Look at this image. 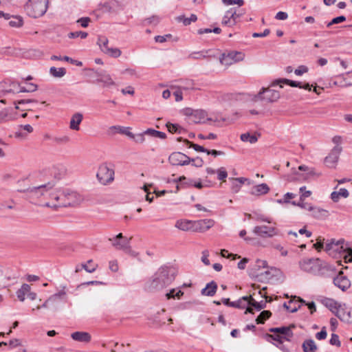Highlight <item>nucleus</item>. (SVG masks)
<instances>
[{"instance_id":"nucleus-46","label":"nucleus","mask_w":352,"mask_h":352,"mask_svg":"<svg viewBox=\"0 0 352 352\" xmlns=\"http://www.w3.org/2000/svg\"><path fill=\"white\" fill-rule=\"evenodd\" d=\"M180 85H179V88H182L184 89H190L193 88V81L192 80H179L178 81Z\"/></svg>"},{"instance_id":"nucleus-34","label":"nucleus","mask_w":352,"mask_h":352,"mask_svg":"<svg viewBox=\"0 0 352 352\" xmlns=\"http://www.w3.org/2000/svg\"><path fill=\"white\" fill-rule=\"evenodd\" d=\"M210 50H203L191 53L188 58L192 59H201L211 56L209 54Z\"/></svg>"},{"instance_id":"nucleus-55","label":"nucleus","mask_w":352,"mask_h":352,"mask_svg":"<svg viewBox=\"0 0 352 352\" xmlns=\"http://www.w3.org/2000/svg\"><path fill=\"white\" fill-rule=\"evenodd\" d=\"M219 180H224L228 177V173L224 168H220L217 170Z\"/></svg>"},{"instance_id":"nucleus-50","label":"nucleus","mask_w":352,"mask_h":352,"mask_svg":"<svg viewBox=\"0 0 352 352\" xmlns=\"http://www.w3.org/2000/svg\"><path fill=\"white\" fill-rule=\"evenodd\" d=\"M265 337L267 338H271L272 340L276 341L278 342L277 344H283V338L282 336L278 334V333H274V334H269L267 333L265 335Z\"/></svg>"},{"instance_id":"nucleus-37","label":"nucleus","mask_w":352,"mask_h":352,"mask_svg":"<svg viewBox=\"0 0 352 352\" xmlns=\"http://www.w3.org/2000/svg\"><path fill=\"white\" fill-rule=\"evenodd\" d=\"M109 40L106 36H99L98 38L97 44L99 45L102 52L105 54L107 50L109 48L108 46Z\"/></svg>"},{"instance_id":"nucleus-42","label":"nucleus","mask_w":352,"mask_h":352,"mask_svg":"<svg viewBox=\"0 0 352 352\" xmlns=\"http://www.w3.org/2000/svg\"><path fill=\"white\" fill-rule=\"evenodd\" d=\"M174 182H179L182 186L186 187L192 186L193 184V180L191 179H188L185 176H181L179 178L174 179Z\"/></svg>"},{"instance_id":"nucleus-56","label":"nucleus","mask_w":352,"mask_h":352,"mask_svg":"<svg viewBox=\"0 0 352 352\" xmlns=\"http://www.w3.org/2000/svg\"><path fill=\"white\" fill-rule=\"evenodd\" d=\"M329 343L331 345H336L337 346H340L341 343H340V341L339 340V336L337 334L332 333L331 339L329 340Z\"/></svg>"},{"instance_id":"nucleus-28","label":"nucleus","mask_w":352,"mask_h":352,"mask_svg":"<svg viewBox=\"0 0 352 352\" xmlns=\"http://www.w3.org/2000/svg\"><path fill=\"white\" fill-rule=\"evenodd\" d=\"M302 348L304 352H316L318 349L312 339L305 340L302 344Z\"/></svg>"},{"instance_id":"nucleus-38","label":"nucleus","mask_w":352,"mask_h":352,"mask_svg":"<svg viewBox=\"0 0 352 352\" xmlns=\"http://www.w3.org/2000/svg\"><path fill=\"white\" fill-rule=\"evenodd\" d=\"M272 315L270 311L264 310L258 316L256 319V322L257 324H263L265 321L268 319Z\"/></svg>"},{"instance_id":"nucleus-44","label":"nucleus","mask_w":352,"mask_h":352,"mask_svg":"<svg viewBox=\"0 0 352 352\" xmlns=\"http://www.w3.org/2000/svg\"><path fill=\"white\" fill-rule=\"evenodd\" d=\"M105 54L113 58H118L120 56L122 52L120 49L117 47H109L107 50Z\"/></svg>"},{"instance_id":"nucleus-10","label":"nucleus","mask_w":352,"mask_h":352,"mask_svg":"<svg viewBox=\"0 0 352 352\" xmlns=\"http://www.w3.org/2000/svg\"><path fill=\"white\" fill-rule=\"evenodd\" d=\"M214 225L212 219H205L197 221H192V231L205 232Z\"/></svg>"},{"instance_id":"nucleus-25","label":"nucleus","mask_w":352,"mask_h":352,"mask_svg":"<svg viewBox=\"0 0 352 352\" xmlns=\"http://www.w3.org/2000/svg\"><path fill=\"white\" fill-rule=\"evenodd\" d=\"M283 84L288 85L292 87H299V88L301 87L300 82L294 81V80H289L287 78H280V79L276 80L272 83L271 86L273 87V86L279 85L280 87L282 88Z\"/></svg>"},{"instance_id":"nucleus-41","label":"nucleus","mask_w":352,"mask_h":352,"mask_svg":"<svg viewBox=\"0 0 352 352\" xmlns=\"http://www.w3.org/2000/svg\"><path fill=\"white\" fill-rule=\"evenodd\" d=\"M12 19L9 21V25L13 28L21 27L23 24V19L20 16H12Z\"/></svg>"},{"instance_id":"nucleus-53","label":"nucleus","mask_w":352,"mask_h":352,"mask_svg":"<svg viewBox=\"0 0 352 352\" xmlns=\"http://www.w3.org/2000/svg\"><path fill=\"white\" fill-rule=\"evenodd\" d=\"M346 21V17L344 16H339L333 18L329 23H327V26L330 27L334 24H338L340 23L344 22Z\"/></svg>"},{"instance_id":"nucleus-9","label":"nucleus","mask_w":352,"mask_h":352,"mask_svg":"<svg viewBox=\"0 0 352 352\" xmlns=\"http://www.w3.org/2000/svg\"><path fill=\"white\" fill-rule=\"evenodd\" d=\"M244 54L241 52L232 51L223 53L220 58V61L225 65H230L236 62L243 60Z\"/></svg>"},{"instance_id":"nucleus-29","label":"nucleus","mask_w":352,"mask_h":352,"mask_svg":"<svg viewBox=\"0 0 352 352\" xmlns=\"http://www.w3.org/2000/svg\"><path fill=\"white\" fill-rule=\"evenodd\" d=\"M322 303L334 314H336V310L339 309L338 302L331 298H326L322 300Z\"/></svg>"},{"instance_id":"nucleus-27","label":"nucleus","mask_w":352,"mask_h":352,"mask_svg":"<svg viewBox=\"0 0 352 352\" xmlns=\"http://www.w3.org/2000/svg\"><path fill=\"white\" fill-rule=\"evenodd\" d=\"M270 190V188L266 184H261L254 186L251 190V194L254 195H261L267 194Z\"/></svg>"},{"instance_id":"nucleus-32","label":"nucleus","mask_w":352,"mask_h":352,"mask_svg":"<svg viewBox=\"0 0 352 352\" xmlns=\"http://www.w3.org/2000/svg\"><path fill=\"white\" fill-rule=\"evenodd\" d=\"M110 130L114 131L115 133L126 135L129 138H133V133L129 131V127L112 126L110 127Z\"/></svg>"},{"instance_id":"nucleus-13","label":"nucleus","mask_w":352,"mask_h":352,"mask_svg":"<svg viewBox=\"0 0 352 352\" xmlns=\"http://www.w3.org/2000/svg\"><path fill=\"white\" fill-rule=\"evenodd\" d=\"M295 328L294 324H290L289 326H283L280 327H272L269 329V331L274 333H278L282 336L283 339L290 341L293 337L294 333L292 329Z\"/></svg>"},{"instance_id":"nucleus-26","label":"nucleus","mask_w":352,"mask_h":352,"mask_svg":"<svg viewBox=\"0 0 352 352\" xmlns=\"http://www.w3.org/2000/svg\"><path fill=\"white\" fill-rule=\"evenodd\" d=\"M83 116L80 113H74L70 120L69 127L72 130L78 131L80 129L79 125L82 120Z\"/></svg>"},{"instance_id":"nucleus-3","label":"nucleus","mask_w":352,"mask_h":352,"mask_svg":"<svg viewBox=\"0 0 352 352\" xmlns=\"http://www.w3.org/2000/svg\"><path fill=\"white\" fill-rule=\"evenodd\" d=\"M48 0H29L25 8L28 14L32 18L42 16L47 11Z\"/></svg>"},{"instance_id":"nucleus-22","label":"nucleus","mask_w":352,"mask_h":352,"mask_svg":"<svg viewBox=\"0 0 352 352\" xmlns=\"http://www.w3.org/2000/svg\"><path fill=\"white\" fill-rule=\"evenodd\" d=\"M71 338L79 342L88 343L91 340V336L86 331H75L71 334Z\"/></svg>"},{"instance_id":"nucleus-45","label":"nucleus","mask_w":352,"mask_h":352,"mask_svg":"<svg viewBox=\"0 0 352 352\" xmlns=\"http://www.w3.org/2000/svg\"><path fill=\"white\" fill-rule=\"evenodd\" d=\"M184 294L181 290H177L175 289H171L169 292L166 294V296L168 299L177 298H179Z\"/></svg>"},{"instance_id":"nucleus-36","label":"nucleus","mask_w":352,"mask_h":352,"mask_svg":"<svg viewBox=\"0 0 352 352\" xmlns=\"http://www.w3.org/2000/svg\"><path fill=\"white\" fill-rule=\"evenodd\" d=\"M50 74L55 78H61L66 74V69L63 67L56 68L52 67L50 69Z\"/></svg>"},{"instance_id":"nucleus-63","label":"nucleus","mask_w":352,"mask_h":352,"mask_svg":"<svg viewBox=\"0 0 352 352\" xmlns=\"http://www.w3.org/2000/svg\"><path fill=\"white\" fill-rule=\"evenodd\" d=\"M177 21L182 22L183 24L186 26L190 25L191 22L190 21V19L187 17H185L184 15L179 16L176 18Z\"/></svg>"},{"instance_id":"nucleus-33","label":"nucleus","mask_w":352,"mask_h":352,"mask_svg":"<svg viewBox=\"0 0 352 352\" xmlns=\"http://www.w3.org/2000/svg\"><path fill=\"white\" fill-rule=\"evenodd\" d=\"M30 286L28 284H23L21 289L16 292V296L21 302L24 301L25 295L30 292Z\"/></svg>"},{"instance_id":"nucleus-6","label":"nucleus","mask_w":352,"mask_h":352,"mask_svg":"<svg viewBox=\"0 0 352 352\" xmlns=\"http://www.w3.org/2000/svg\"><path fill=\"white\" fill-rule=\"evenodd\" d=\"M114 170L103 163L98 168L96 177L101 184L108 185L114 180Z\"/></svg>"},{"instance_id":"nucleus-35","label":"nucleus","mask_w":352,"mask_h":352,"mask_svg":"<svg viewBox=\"0 0 352 352\" xmlns=\"http://www.w3.org/2000/svg\"><path fill=\"white\" fill-rule=\"evenodd\" d=\"M144 133L147 135L160 139H165L166 138V135L165 133L155 130L153 129H146V131H144Z\"/></svg>"},{"instance_id":"nucleus-1","label":"nucleus","mask_w":352,"mask_h":352,"mask_svg":"<svg viewBox=\"0 0 352 352\" xmlns=\"http://www.w3.org/2000/svg\"><path fill=\"white\" fill-rule=\"evenodd\" d=\"M176 270L171 266L160 267L146 284L149 292L161 290L168 286L175 280Z\"/></svg>"},{"instance_id":"nucleus-61","label":"nucleus","mask_w":352,"mask_h":352,"mask_svg":"<svg viewBox=\"0 0 352 352\" xmlns=\"http://www.w3.org/2000/svg\"><path fill=\"white\" fill-rule=\"evenodd\" d=\"M307 72H308L307 67H306L305 65H300L296 69H295L294 73L297 76H301Z\"/></svg>"},{"instance_id":"nucleus-52","label":"nucleus","mask_w":352,"mask_h":352,"mask_svg":"<svg viewBox=\"0 0 352 352\" xmlns=\"http://www.w3.org/2000/svg\"><path fill=\"white\" fill-rule=\"evenodd\" d=\"M47 194L52 199L55 200L57 202L56 204H54V206H58V203L61 202V200L63 199V192L59 195L55 192H47Z\"/></svg>"},{"instance_id":"nucleus-15","label":"nucleus","mask_w":352,"mask_h":352,"mask_svg":"<svg viewBox=\"0 0 352 352\" xmlns=\"http://www.w3.org/2000/svg\"><path fill=\"white\" fill-rule=\"evenodd\" d=\"M342 151L341 146H335L330 153L324 158V162L330 168H335L339 160V156Z\"/></svg>"},{"instance_id":"nucleus-2","label":"nucleus","mask_w":352,"mask_h":352,"mask_svg":"<svg viewBox=\"0 0 352 352\" xmlns=\"http://www.w3.org/2000/svg\"><path fill=\"white\" fill-rule=\"evenodd\" d=\"M300 268L307 273L314 275H321L323 270L326 268L319 258H305L299 261Z\"/></svg>"},{"instance_id":"nucleus-31","label":"nucleus","mask_w":352,"mask_h":352,"mask_svg":"<svg viewBox=\"0 0 352 352\" xmlns=\"http://www.w3.org/2000/svg\"><path fill=\"white\" fill-rule=\"evenodd\" d=\"M175 226L183 231L192 230V221L178 220Z\"/></svg>"},{"instance_id":"nucleus-4","label":"nucleus","mask_w":352,"mask_h":352,"mask_svg":"<svg viewBox=\"0 0 352 352\" xmlns=\"http://www.w3.org/2000/svg\"><path fill=\"white\" fill-rule=\"evenodd\" d=\"M54 186L55 183L54 182H50L47 184L37 187L21 189L18 190V191L27 193V198L30 199V202L34 203L35 199L41 196L47 195V192L52 190Z\"/></svg>"},{"instance_id":"nucleus-47","label":"nucleus","mask_w":352,"mask_h":352,"mask_svg":"<svg viewBox=\"0 0 352 352\" xmlns=\"http://www.w3.org/2000/svg\"><path fill=\"white\" fill-rule=\"evenodd\" d=\"M294 303V300H291L288 302H284L283 307L285 308L288 311L294 313L298 311V309H300V305H299L298 307L294 306L292 307L291 305Z\"/></svg>"},{"instance_id":"nucleus-19","label":"nucleus","mask_w":352,"mask_h":352,"mask_svg":"<svg viewBox=\"0 0 352 352\" xmlns=\"http://www.w3.org/2000/svg\"><path fill=\"white\" fill-rule=\"evenodd\" d=\"M333 283L342 291L346 290L351 286V281L346 276L343 275V272H340L339 274L334 278Z\"/></svg>"},{"instance_id":"nucleus-7","label":"nucleus","mask_w":352,"mask_h":352,"mask_svg":"<svg viewBox=\"0 0 352 352\" xmlns=\"http://www.w3.org/2000/svg\"><path fill=\"white\" fill-rule=\"evenodd\" d=\"M280 98V94L278 91L271 89L270 87H263L259 92L254 95L252 101L257 102L258 100L267 102H274Z\"/></svg>"},{"instance_id":"nucleus-62","label":"nucleus","mask_w":352,"mask_h":352,"mask_svg":"<svg viewBox=\"0 0 352 352\" xmlns=\"http://www.w3.org/2000/svg\"><path fill=\"white\" fill-rule=\"evenodd\" d=\"M90 21L91 19L89 17H82L77 21V23H80L82 28H87L89 25Z\"/></svg>"},{"instance_id":"nucleus-18","label":"nucleus","mask_w":352,"mask_h":352,"mask_svg":"<svg viewBox=\"0 0 352 352\" xmlns=\"http://www.w3.org/2000/svg\"><path fill=\"white\" fill-rule=\"evenodd\" d=\"M249 298L250 297L248 296H243L238 300L234 302H230V298H222L221 302L228 307L244 309L248 307Z\"/></svg>"},{"instance_id":"nucleus-12","label":"nucleus","mask_w":352,"mask_h":352,"mask_svg":"<svg viewBox=\"0 0 352 352\" xmlns=\"http://www.w3.org/2000/svg\"><path fill=\"white\" fill-rule=\"evenodd\" d=\"M253 232L261 237H272L278 235V230L274 227L267 226H258L254 228Z\"/></svg>"},{"instance_id":"nucleus-23","label":"nucleus","mask_w":352,"mask_h":352,"mask_svg":"<svg viewBox=\"0 0 352 352\" xmlns=\"http://www.w3.org/2000/svg\"><path fill=\"white\" fill-rule=\"evenodd\" d=\"M235 14V10L234 8H230L228 10L222 20V24L231 27L236 24V21L234 19V16Z\"/></svg>"},{"instance_id":"nucleus-24","label":"nucleus","mask_w":352,"mask_h":352,"mask_svg":"<svg viewBox=\"0 0 352 352\" xmlns=\"http://www.w3.org/2000/svg\"><path fill=\"white\" fill-rule=\"evenodd\" d=\"M217 290V284L214 281L212 280L211 282L208 283L206 286L201 289V294L204 296H213Z\"/></svg>"},{"instance_id":"nucleus-40","label":"nucleus","mask_w":352,"mask_h":352,"mask_svg":"<svg viewBox=\"0 0 352 352\" xmlns=\"http://www.w3.org/2000/svg\"><path fill=\"white\" fill-rule=\"evenodd\" d=\"M241 141L249 142L251 144H254L257 142L258 138L255 135H251L249 133H243L240 137Z\"/></svg>"},{"instance_id":"nucleus-49","label":"nucleus","mask_w":352,"mask_h":352,"mask_svg":"<svg viewBox=\"0 0 352 352\" xmlns=\"http://www.w3.org/2000/svg\"><path fill=\"white\" fill-rule=\"evenodd\" d=\"M185 142H186V144L187 145H189V147L193 148L196 151L204 152V153H206L207 152L208 149L205 148L202 146H199L198 144H194V143L188 141V140H186Z\"/></svg>"},{"instance_id":"nucleus-17","label":"nucleus","mask_w":352,"mask_h":352,"mask_svg":"<svg viewBox=\"0 0 352 352\" xmlns=\"http://www.w3.org/2000/svg\"><path fill=\"white\" fill-rule=\"evenodd\" d=\"M189 120L193 123H205L206 121L214 120L207 117V113L204 110H195L189 116Z\"/></svg>"},{"instance_id":"nucleus-64","label":"nucleus","mask_w":352,"mask_h":352,"mask_svg":"<svg viewBox=\"0 0 352 352\" xmlns=\"http://www.w3.org/2000/svg\"><path fill=\"white\" fill-rule=\"evenodd\" d=\"M190 162H192V165L196 167H201L204 164V161L201 157H196L194 159H190Z\"/></svg>"},{"instance_id":"nucleus-11","label":"nucleus","mask_w":352,"mask_h":352,"mask_svg":"<svg viewBox=\"0 0 352 352\" xmlns=\"http://www.w3.org/2000/svg\"><path fill=\"white\" fill-rule=\"evenodd\" d=\"M78 195L74 191L63 192V199L58 203V206H73L78 204Z\"/></svg>"},{"instance_id":"nucleus-51","label":"nucleus","mask_w":352,"mask_h":352,"mask_svg":"<svg viewBox=\"0 0 352 352\" xmlns=\"http://www.w3.org/2000/svg\"><path fill=\"white\" fill-rule=\"evenodd\" d=\"M297 301L300 302L301 304L306 305L308 307L309 309L310 310L311 314H313L314 311H316V309L314 302H306L305 300L299 297L298 298Z\"/></svg>"},{"instance_id":"nucleus-60","label":"nucleus","mask_w":352,"mask_h":352,"mask_svg":"<svg viewBox=\"0 0 352 352\" xmlns=\"http://www.w3.org/2000/svg\"><path fill=\"white\" fill-rule=\"evenodd\" d=\"M300 192H301L300 199H305V198L309 197L311 195V192L310 190H306L305 186H302L300 188Z\"/></svg>"},{"instance_id":"nucleus-43","label":"nucleus","mask_w":352,"mask_h":352,"mask_svg":"<svg viewBox=\"0 0 352 352\" xmlns=\"http://www.w3.org/2000/svg\"><path fill=\"white\" fill-rule=\"evenodd\" d=\"M97 267V265L93 263L92 260H89L87 263H82L81 265V268H83L86 272L89 273L94 272Z\"/></svg>"},{"instance_id":"nucleus-39","label":"nucleus","mask_w":352,"mask_h":352,"mask_svg":"<svg viewBox=\"0 0 352 352\" xmlns=\"http://www.w3.org/2000/svg\"><path fill=\"white\" fill-rule=\"evenodd\" d=\"M166 127L168 131L172 133H182L184 129L177 124L167 123Z\"/></svg>"},{"instance_id":"nucleus-58","label":"nucleus","mask_w":352,"mask_h":352,"mask_svg":"<svg viewBox=\"0 0 352 352\" xmlns=\"http://www.w3.org/2000/svg\"><path fill=\"white\" fill-rule=\"evenodd\" d=\"M222 2L228 6L238 4L239 6H241L244 4L243 0H222Z\"/></svg>"},{"instance_id":"nucleus-21","label":"nucleus","mask_w":352,"mask_h":352,"mask_svg":"<svg viewBox=\"0 0 352 352\" xmlns=\"http://www.w3.org/2000/svg\"><path fill=\"white\" fill-rule=\"evenodd\" d=\"M292 204L294 206H298L299 207L304 208L305 210H307L309 211H312L313 215L315 217H318L322 212H324L323 210H322L319 208L314 207V206H311L310 204L304 202V199L301 200L300 199V201L298 203H296V201H294L292 202Z\"/></svg>"},{"instance_id":"nucleus-16","label":"nucleus","mask_w":352,"mask_h":352,"mask_svg":"<svg viewBox=\"0 0 352 352\" xmlns=\"http://www.w3.org/2000/svg\"><path fill=\"white\" fill-rule=\"evenodd\" d=\"M341 321L346 323L352 322V311L346 307L345 305H339V309L336 310L335 314Z\"/></svg>"},{"instance_id":"nucleus-57","label":"nucleus","mask_w":352,"mask_h":352,"mask_svg":"<svg viewBox=\"0 0 352 352\" xmlns=\"http://www.w3.org/2000/svg\"><path fill=\"white\" fill-rule=\"evenodd\" d=\"M145 135L146 134L144 133V132L137 134V135L133 134V138H131L133 139L137 143H142L145 140V138H144Z\"/></svg>"},{"instance_id":"nucleus-54","label":"nucleus","mask_w":352,"mask_h":352,"mask_svg":"<svg viewBox=\"0 0 352 352\" xmlns=\"http://www.w3.org/2000/svg\"><path fill=\"white\" fill-rule=\"evenodd\" d=\"M272 246L273 248L278 250L280 252L281 256H286L287 255V254H288L287 250H285L283 246H282L280 244L273 243L272 244Z\"/></svg>"},{"instance_id":"nucleus-20","label":"nucleus","mask_w":352,"mask_h":352,"mask_svg":"<svg viewBox=\"0 0 352 352\" xmlns=\"http://www.w3.org/2000/svg\"><path fill=\"white\" fill-rule=\"evenodd\" d=\"M248 296L250 298L248 299V307H246L245 314L253 313L252 308L257 311H260L265 307L266 302L265 301L261 300V302H257L252 297V296Z\"/></svg>"},{"instance_id":"nucleus-59","label":"nucleus","mask_w":352,"mask_h":352,"mask_svg":"<svg viewBox=\"0 0 352 352\" xmlns=\"http://www.w3.org/2000/svg\"><path fill=\"white\" fill-rule=\"evenodd\" d=\"M327 333L326 331V328L322 327L321 331L316 334V338L319 340H324L327 338Z\"/></svg>"},{"instance_id":"nucleus-48","label":"nucleus","mask_w":352,"mask_h":352,"mask_svg":"<svg viewBox=\"0 0 352 352\" xmlns=\"http://www.w3.org/2000/svg\"><path fill=\"white\" fill-rule=\"evenodd\" d=\"M87 35L88 34L85 32L76 31L69 33L68 37L69 38H75L80 36L81 38H85L87 36Z\"/></svg>"},{"instance_id":"nucleus-14","label":"nucleus","mask_w":352,"mask_h":352,"mask_svg":"<svg viewBox=\"0 0 352 352\" xmlns=\"http://www.w3.org/2000/svg\"><path fill=\"white\" fill-rule=\"evenodd\" d=\"M169 162L173 166H185L190 162V158L180 152H174L168 157Z\"/></svg>"},{"instance_id":"nucleus-8","label":"nucleus","mask_w":352,"mask_h":352,"mask_svg":"<svg viewBox=\"0 0 352 352\" xmlns=\"http://www.w3.org/2000/svg\"><path fill=\"white\" fill-rule=\"evenodd\" d=\"M344 243V241L340 240L336 241L334 239H332L331 242L326 243L325 250L327 252H329L331 250L333 251H340V249H342L343 252H346L344 255V260L346 263H352V249L349 248L346 245L345 247L342 245Z\"/></svg>"},{"instance_id":"nucleus-5","label":"nucleus","mask_w":352,"mask_h":352,"mask_svg":"<svg viewBox=\"0 0 352 352\" xmlns=\"http://www.w3.org/2000/svg\"><path fill=\"white\" fill-rule=\"evenodd\" d=\"M132 237L127 238L124 236L122 233H119L113 238H109V241L111 242L112 245L118 250H122L126 254L131 256H135L136 253L131 246V240Z\"/></svg>"},{"instance_id":"nucleus-30","label":"nucleus","mask_w":352,"mask_h":352,"mask_svg":"<svg viewBox=\"0 0 352 352\" xmlns=\"http://www.w3.org/2000/svg\"><path fill=\"white\" fill-rule=\"evenodd\" d=\"M96 81L103 83L104 87H109L115 84L114 81L109 74H98Z\"/></svg>"}]
</instances>
